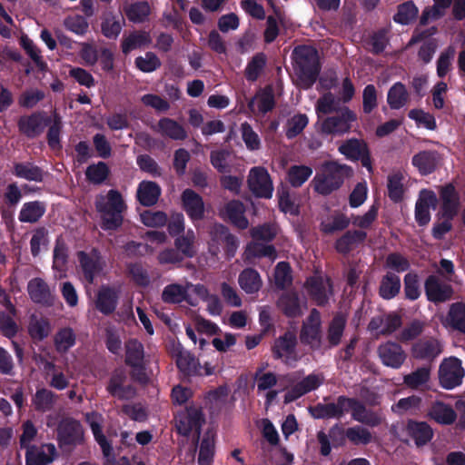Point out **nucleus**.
<instances>
[{
  "label": "nucleus",
  "instance_id": "1",
  "mask_svg": "<svg viewBox=\"0 0 465 465\" xmlns=\"http://www.w3.org/2000/svg\"><path fill=\"white\" fill-rule=\"evenodd\" d=\"M95 208L104 230H115L123 223V213L126 209L121 193L110 190L105 194H100L95 199Z\"/></svg>",
  "mask_w": 465,
  "mask_h": 465
},
{
  "label": "nucleus",
  "instance_id": "2",
  "mask_svg": "<svg viewBox=\"0 0 465 465\" xmlns=\"http://www.w3.org/2000/svg\"><path fill=\"white\" fill-rule=\"evenodd\" d=\"M294 72L297 84L302 88L311 87L319 74V57L312 46H298L293 51Z\"/></svg>",
  "mask_w": 465,
  "mask_h": 465
},
{
  "label": "nucleus",
  "instance_id": "3",
  "mask_svg": "<svg viewBox=\"0 0 465 465\" xmlns=\"http://www.w3.org/2000/svg\"><path fill=\"white\" fill-rule=\"evenodd\" d=\"M353 173L351 167L336 162H329L322 165V174L316 175L312 181L316 192L328 194L337 189L345 177Z\"/></svg>",
  "mask_w": 465,
  "mask_h": 465
},
{
  "label": "nucleus",
  "instance_id": "4",
  "mask_svg": "<svg viewBox=\"0 0 465 465\" xmlns=\"http://www.w3.org/2000/svg\"><path fill=\"white\" fill-rule=\"evenodd\" d=\"M205 294L206 287L200 283H171L163 288L162 300L167 303H181L186 302L192 306H196L198 300L195 296H203Z\"/></svg>",
  "mask_w": 465,
  "mask_h": 465
},
{
  "label": "nucleus",
  "instance_id": "5",
  "mask_svg": "<svg viewBox=\"0 0 465 465\" xmlns=\"http://www.w3.org/2000/svg\"><path fill=\"white\" fill-rule=\"evenodd\" d=\"M464 369L456 357L445 358L439 367V381L446 390H452L462 382Z\"/></svg>",
  "mask_w": 465,
  "mask_h": 465
},
{
  "label": "nucleus",
  "instance_id": "6",
  "mask_svg": "<svg viewBox=\"0 0 465 465\" xmlns=\"http://www.w3.org/2000/svg\"><path fill=\"white\" fill-rule=\"evenodd\" d=\"M251 192L257 197L270 199L273 193V183L268 171L262 166L252 167L247 179Z\"/></svg>",
  "mask_w": 465,
  "mask_h": 465
},
{
  "label": "nucleus",
  "instance_id": "7",
  "mask_svg": "<svg viewBox=\"0 0 465 465\" xmlns=\"http://www.w3.org/2000/svg\"><path fill=\"white\" fill-rule=\"evenodd\" d=\"M339 151L347 159L351 161H361L363 167L369 173L373 172L370 151L367 143L361 139H349L340 145Z\"/></svg>",
  "mask_w": 465,
  "mask_h": 465
},
{
  "label": "nucleus",
  "instance_id": "8",
  "mask_svg": "<svg viewBox=\"0 0 465 465\" xmlns=\"http://www.w3.org/2000/svg\"><path fill=\"white\" fill-rule=\"evenodd\" d=\"M86 420L92 429L95 440L100 445L104 455L107 458L105 465H130L126 460H122L118 462H114L111 460V458H113V449L104 435L102 433V416L96 412L87 413Z\"/></svg>",
  "mask_w": 465,
  "mask_h": 465
},
{
  "label": "nucleus",
  "instance_id": "9",
  "mask_svg": "<svg viewBox=\"0 0 465 465\" xmlns=\"http://www.w3.org/2000/svg\"><path fill=\"white\" fill-rule=\"evenodd\" d=\"M220 245L226 248V252L230 256L234 254L238 247L236 238L231 235L223 225L215 224L211 231L209 252L213 255H217L220 252Z\"/></svg>",
  "mask_w": 465,
  "mask_h": 465
},
{
  "label": "nucleus",
  "instance_id": "10",
  "mask_svg": "<svg viewBox=\"0 0 465 465\" xmlns=\"http://www.w3.org/2000/svg\"><path fill=\"white\" fill-rule=\"evenodd\" d=\"M203 421V419L199 411L188 410L178 416L176 428L180 434L192 436L194 439L199 437Z\"/></svg>",
  "mask_w": 465,
  "mask_h": 465
},
{
  "label": "nucleus",
  "instance_id": "11",
  "mask_svg": "<svg viewBox=\"0 0 465 465\" xmlns=\"http://www.w3.org/2000/svg\"><path fill=\"white\" fill-rule=\"evenodd\" d=\"M305 288L318 305H323L331 295L330 279L322 274H316L307 280Z\"/></svg>",
  "mask_w": 465,
  "mask_h": 465
},
{
  "label": "nucleus",
  "instance_id": "12",
  "mask_svg": "<svg viewBox=\"0 0 465 465\" xmlns=\"http://www.w3.org/2000/svg\"><path fill=\"white\" fill-rule=\"evenodd\" d=\"M378 354L383 365L392 369H400L407 358L402 347L391 341L381 344L378 348Z\"/></svg>",
  "mask_w": 465,
  "mask_h": 465
},
{
  "label": "nucleus",
  "instance_id": "13",
  "mask_svg": "<svg viewBox=\"0 0 465 465\" xmlns=\"http://www.w3.org/2000/svg\"><path fill=\"white\" fill-rule=\"evenodd\" d=\"M78 258L84 272V280L88 283L92 284L104 267V262L102 261L99 252L94 249L89 253L79 252Z\"/></svg>",
  "mask_w": 465,
  "mask_h": 465
},
{
  "label": "nucleus",
  "instance_id": "14",
  "mask_svg": "<svg viewBox=\"0 0 465 465\" xmlns=\"http://www.w3.org/2000/svg\"><path fill=\"white\" fill-rule=\"evenodd\" d=\"M172 353L175 359L177 367L184 375L203 374L202 365H200L198 360L188 351H185L180 344L173 347Z\"/></svg>",
  "mask_w": 465,
  "mask_h": 465
},
{
  "label": "nucleus",
  "instance_id": "15",
  "mask_svg": "<svg viewBox=\"0 0 465 465\" xmlns=\"http://www.w3.org/2000/svg\"><path fill=\"white\" fill-rule=\"evenodd\" d=\"M442 352V344L436 339L421 340L414 343L411 353L419 361H432Z\"/></svg>",
  "mask_w": 465,
  "mask_h": 465
},
{
  "label": "nucleus",
  "instance_id": "16",
  "mask_svg": "<svg viewBox=\"0 0 465 465\" xmlns=\"http://www.w3.org/2000/svg\"><path fill=\"white\" fill-rule=\"evenodd\" d=\"M321 316L318 311L312 310L303 323L301 340L312 348H319L321 344Z\"/></svg>",
  "mask_w": 465,
  "mask_h": 465
},
{
  "label": "nucleus",
  "instance_id": "17",
  "mask_svg": "<svg viewBox=\"0 0 465 465\" xmlns=\"http://www.w3.org/2000/svg\"><path fill=\"white\" fill-rule=\"evenodd\" d=\"M440 275H430L425 282V291L428 299L434 302H441L449 300L452 295L451 287L443 282Z\"/></svg>",
  "mask_w": 465,
  "mask_h": 465
},
{
  "label": "nucleus",
  "instance_id": "18",
  "mask_svg": "<svg viewBox=\"0 0 465 465\" xmlns=\"http://www.w3.org/2000/svg\"><path fill=\"white\" fill-rule=\"evenodd\" d=\"M437 203L436 194L430 190H422L416 203L415 219L420 225H425L430 221V209Z\"/></svg>",
  "mask_w": 465,
  "mask_h": 465
},
{
  "label": "nucleus",
  "instance_id": "19",
  "mask_svg": "<svg viewBox=\"0 0 465 465\" xmlns=\"http://www.w3.org/2000/svg\"><path fill=\"white\" fill-rule=\"evenodd\" d=\"M81 424L74 420H64L58 428V439L62 445L77 444L83 440Z\"/></svg>",
  "mask_w": 465,
  "mask_h": 465
},
{
  "label": "nucleus",
  "instance_id": "20",
  "mask_svg": "<svg viewBox=\"0 0 465 465\" xmlns=\"http://www.w3.org/2000/svg\"><path fill=\"white\" fill-rule=\"evenodd\" d=\"M295 345V334L287 332L275 341L273 352L277 358L282 359L287 364H291L297 359Z\"/></svg>",
  "mask_w": 465,
  "mask_h": 465
},
{
  "label": "nucleus",
  "instance_id": "21",
  "mask_svg": "<svg viewBox=\"0 0 465 465\" xmlns=\"http://www.w3.org/2000/svg\"><path fill=\"white\" fill-rule=\"evenodd\" d=\"M401 324V317L397 314L379 315L371 321L369 330L375 335H388L395 331Z\"/></svg>",
  "mask_w": 465,
  "mask_h": 465
},
{
  "label": "nucleus",
  "instance_id": "22",
  "mask_svg": "<svg viewBox=\"0 0 465 465\" xmlns=\"http://www.w3.org/2000/svg\"><path fill=\"white\" fill-rule=\"evenodd\" d=\"M277 306L279 309L290 318L299 317L302 315L306 309L304 299H300L295 292H286L278 300Z\"/></svg>",
  "mask_w": 465,
  "mask_h": 465
},
{
  "label": "nucleus",
  "instance_id": "23",
  "mask_svg": "<svg viewBox=\"0 0 465 465\" xmlns=\"http://www.w3.org/2000/svg\"><path fill=\"white\" fill-rule=\"evenodd\" d=\"M56 450L53 444L32 446L26 450V465H47L54 460Z\"/></svg>",
  "mask_w": 465,
  "mask_h": 465
},
{
  "label": "nucleus",
  "instance_id": "24",
  "mask_svg": "<svg viewBox=\"0 0 465 465\" xmlns=\"http://www.w3.org/2000/svg\"><path fill=\"white\" fill-rule=\"evenodd\" d=\"M183 206L193 221L203 218L204 203L203 198L191 189H186L182 194Z\"/></svg>",
  "mask_w": 465,
  "mask_h": 465
},
{
  "label": "nucleus",
  "instance_id": "25",
  "mask_svg": "<svg viewBox=\"0 0 465 465\" xmlns=\"http://www.w3.org/2000/svg\"><path fill=\"white\" fill-rule=\"evenodd\" d=\"M323 381L318 374H311L290 389L285 395V402H291L303 394L317 389Z\"/></svg>",
  "mask_w": 465,
  "mask_h": 465
},
{
  "label": "nucleus",
  "instance_id": "26",
  "mask_svg": "<svg viewBox=\"0 0 465 465\" xmlns=\"http://www.w3.org/2000/svg\"><path fill=\"white\" fill-rule=\"evenodd\" d=\"M356 119L355 114L345 110L339 117H329L322 124V131L326 134H342L351 127V123Z\"/></svg>",
  "mask_w": 465,
  "mask_h": 465
},
{
  "label": "nucleus",
  "instance_id": "27",
  "mask_svg": "<svg viewBox=\"0 0 465 465\" xmlns=\"http://www.w3.org/2000/svg\"><path fill=\"white\" fill-rule=\"evenodd\" d=\"M444 327L465 334V302L452 303L447 315L442 319Z\"/></svg>",
  "mask_w": 465,
  "mask_h": 465
},
{
  "label": "nucleus",
  "instance_id": "28",
  "mask_svg": "<svg viewBox=\"0 0 465 465\" xmlns=\"http://www.w3.org/2000/svg\"><path fill=\"white\" fill-rule=\"evenodd\" d=\"M27 291L32 301L42 304H51L54 299L52 291L41 278L32 279L27 285Z\"/></svg>",
  "mask_w": 465,
  "mask_h": 465
},
{
  "label": "nucleus",
  "instance_id": "29",
  "mask_svg": "<svg viewBox=\"0 0 465 465\" xmlns=\"http://www.w3.org/2000/svg\"><path fill=\"white\" fill-rule=\"evenodd\" d=\"M125 361L134 371H141L145 364L143 344L137 340L131 339L125 345Z\"/></svg>",
  "mask_w": 465,
  "mask_h": 465
},
{
  "label": "nucleus",
  "instance_id": "30",
  "mask_svg": "<svg viewBox=\"0 0 465 465\" xmlns=\"http://www.w3.org/2000/svg\"><path fill=\"white\" fill-rule=\"evenodd\" d=\"M431 375L430 366H421L403 376V383L411 390H422L427 387Z\"/></svg>",
  "mask_w": 465,
  "mask_h": 465
},
{
  "label": "nucleus",
  "instance_id": "31",
  "mask_svg": "<svg viewBox=\"0 0 465 465\" xmlns=\"http://www.w3.org/2000/svg\"><path fill=\"white\" fill-rule=\"evenodd\" d=\"M215 452V432L213 429L208 430L200 442L198 464L212 465Z\"/></svg>",
  "mask_w": 465,
  "mask_h": 465
},
{
  "label": "nucleus",
  "instance_id": "32",
  "mask_svg": "<svg viewBox=\"0 0 465 465\" xmlns=\"http://www.w3.org/2000/svg\"><path fill=\"white\" fill-rule=\"evenodd\" d=\"M117 290L108 286H103L97 293L95 301L96 308L104 314L113 312L116 307Z\"/></svg>",
  "mask_w": 465,
  "mask_h": 465
},
{
  "label": "nucleus",
  "instance_id": "33",
  "mask_svg": "<svg viewBox=\"0 0 465 465\" xmlns=\"http://www.w3.org/2000/svg\"><path fill=\"white\" fill-rule=\"evenodd\" d=\"M125 378L126 376L123 371H116L113 375L108 386V391L114 397L129 399L134 395V389L132 386L124 385Z\"/></svg>",
  "mask_w": 465,
  "mask_h": 465
},
{
  "label": "nucleus",
  "instance_id": "34",
  "mask_svg": "<svg viewBox=\"0 0 465 465\" xmlns=\"http://www.w3.org/2000/svg\"><path fill=\"white\" fill-rule=\"evenodd\" d=\"M240 287L248 294H252L262 288V281L260 274L253 269L243 270L238 278Z\"/></svg>",
  "mask_w": 465,
  "mask_h": 465
},
{
  "label": "nucleus",
  "instance_id": "35",
  "mask_svg": "<svg viewBox=\"0 0 465 465\" xmlns=\"http://www.w3.org/2000/svg\"><path fill=\"white\" fill-rule=\"evenodd\" d=\"M161 194L160 187L153 182L143 181L137 189V198L144 206L153 205Z\"/></svg>",
  "mask_w": 465,
  "mask_h": 465
},
{
  "label": "nucleus",
  "instance_id": "36",
  "mask_svg": "<svg viewBox=\"0 0 465 465\" xmlns=\"http://www.w3.org/2000/svg\"><path fill=\"white\" fill-rule=\"evenodd\" d=\"M440 198L442 201L443 215L447 218L454 216L459 207V197L451 184L442 187L440 192Z\"/></svg>",
  "mask_w": 465,
  "mask_h": 465
},
{
  "label": "nucleus",
  "instance_id": "37",
  "mask_svg": "<svg viewBox=\"0 0 465 465\" xmlns=\"http://www.w3.org/2000/svg\"><path fill=\"white\" fill-rule=\"evenodd\" d=\"M274 106L273 94L271 88H266L258 93L250 102L249 107L252 113L265 114Z\"/></svg>",
  "mask_w": 465,
  "mask_h": 465
},
{
  "label": "nucleus",
  "instance_id": "38",
  "mask_svg": "<svg viewBox=\"0 0 465 465\" xmlns=\"http://www.w3.org/2000/svg\"><path fill=\"white\" fill-rule=\"evenodd\" d=\"M44 116L40 114L21 117L18 123L19 130L29 137H34L44 129Z\"/></svg>",
  "mask_w": 465,
  "mask_h": 465
},
{
  "label": "nucleus",
  "instance_id": "39",
  "mask_svg": "<svg viewBox=\"0 0 465 465\" xmlns=\"http://www.w3.org/2000/svg\"><path fill=\"white\" fill-rule=\"evenodd\" d=\"M429 416L440 424H451L457 417L455 411L450 405L440 401L432 404Z\"/></svg>",
  "mask_w": 465,
  "mask_h": 465
},
{
  "label": "nucleus",
  "instance_id": "40",
  "mask_svg": "<svg viewBox=\"0 0 465 465\" xmlns=\"http://www.w3.org/2000/svg\"><path fill=\"white\" fill-rule=\"evenodd\" d=\"M45 205L38 201L28 202L23 204L19 213V221L33 223L37 222L45 213Z\"/></svg>",
  "mask_w": 465,
  "mask_h": 465
},
{
  "label": "nucleus",
  "instance_id": "41",
  "mask_svg": "<svg viewBox=\"0 0 465 465\" xmlns=\"http://www.w3.org/2000/svg\"><path fill=\"white\" fill-rule=\"evenodd\" d=\"M223 214L241 229L247 228L249 224L248 220L244 216V206L238 201L227 203Z\"/></svg>",
  "mask_w": 465,
  "mask_h": 465
},
{
  "label": "nucleus",
  "instance_id": "42",
  "mask_svg": "<svg viewBox=\"0 0 465 465\" xmlns=\"http://www.w3.org/2000/svg\"><path fill=\"white\" fill-rule=\"evenodd\" d=\"M408 434L415 440L417 445H423L432 438V430L426 422L409 421Z\"/></svg>",
  "mask_w": 465,
  "mask_h": 465
},
{
  "label": "nucleus",
  "instance_id": "43",
  "mask_svg": "<svg viewBox=\"0 0 465 465\" xmlns=\"http://www.w3.org/2000/svg\"><path fill=\"white\" fill-rule=\"evenodd\" d=\"M124 24V20L121 15H115L112 13L104 15L102 23V33L107 38H116Z\"/></svg>",
  "mask_w": 465,
  "mask_h": 465
},
{
  "label": "nucleus",
  "instance_id": "44",
  "mask_svg": "<svg viewBox=\"0 0 465 465\" xmlns=\"http://www.w3.org/2000/svg\"><path fill=\"white\" fill-rule=\"evenodd\" d=\"M412 164L421 174L430 173L437 165V154L434 152H420L413 156Z\"/></svg>",
  "mask_w": 465,
  "mask_h": 465
},
{
  "label": "nucleus",
  "instance_id": "45",
  "mask_svg": "<svg viewBox=\"0 0 465 465\" xmlns=\"http://www.w3.org/2000/svg\"><path fill=\"white\" fill-rule=\"evenodd\" d=\"M156 128L161 134L166 135L174 140H182L186 137V132L183 126L169 118L161 119Z\"/></svg>",
  "mask_w": 465,
  "mask_h": 465
},
{
  "label": "nucleus",
  "instance_id": "46",
  "mask_svg": "<svg viewBox=\"0 0 465 465\" xmlns=\"http://www.w3.org/2000/svg\"><path fill=\"white\" fill-rule=\"evenodd\" d=\"M67 249L63 242H57L54 250L53 269L54 277L62 279L66 276Z\"/></svg>",
  "mask_w": 465,
  "mask_h": 465
},
{
  "label": "nucleus",
  "instance_id": "47",
  "mask_svg": "<svg viewBox=\"0 0 465 465\" xmlns=\"http://www.w3.org/2000/svg\"><path fill=\"white\" fill-rule=\"evenodd\" d=\"M196 236L193 230H188L187 232L175 239V247L179 253L185 257H193L196 253Z\"/></svg>",
  "mask_w": 465,
  "mask_h": 465
},
{
  "label": "nucleus",
  "instance_id": "48",
  "mask_svg": "<svg viewBox=\"0 0 465 465\" xmlns=\"http://www.w3.org/2000/svg\"><path fill=\"white\" fill-rule=\"evenodd\" d=\"M403 174L401 173H393L388 176V183H387V188H388V193L389 197L393 202H400L402 200L404 193H405V186L403 183Z\"/></svg>",
  "mask_w": 465,
  "mask_h": 465
},
{
  "label": "nucleus",
  "instance_id": "49",
  "mask_svg": "<svg viewBox=\"0 0 465 465\" xmlns=\"http://www.w3.org/2000/svg\"><path fill=\"white\" fill-rule=\"evenodd\" d=\"M244 253L247 260L256 257H268L273 261L276 258L275 250L272 245L260 243L255 240L247 245Z\"/></svg>",
  "mask_w": 465,
  "mask_h": 465
},
{
  "label": "nucleus",
  "instance_id": "50",
  "mask_svg": "<svg viewBox=\"0 0 465 465\" xmlns=\"http://www.w3.org/2000/svg\"><path fill=\"white\" fill-rule=\"evenodd\" d=\"M366 233L361 231L348 232L336 242V249L340 252H347L358 243L364 241Z\"/></svg>",
  "mask_w": 465,
  "mask_h": 465
},
{
  "label": "nucleus",
  "instance_id": "51",
  "mask_svg": "<svg viewBox=\"0 0 465 465\" xmlns=\"http://www.w3.org/2000/svg\"><path fill=\"white\" fill-rule=\"evenodd\" d=\"M28 332L34 340L40 341L49 335L51 325L46 319L32 316L28 325Z\"/></svg>",
  "mask_w": 465,
  "mask_h": 465
},
{
  "label": "nucleus",
  "instance_id": "52",
  "mask_svg": "<svg viewBox=\"0 0 465 465\" xmlns=\"http://www.w3.org/2000/svg\"><path fill=\"white\" fill-rule=\"evenodd\" d=\"M408 92L401 83L394 84L388 92V104L392 109L404 106L408 101Z\"/></svg>",
  "mask_w": 465,
  "mask_h": 465
},
{
  "label": "nucleus",
  "instance_id": "53",
  "mask_svg": "<svg viewBox=\"0 0 465 465\" xmlns=\"http://www.w3.org/2000/svg\"><path fill=\"white\" fill-rule=\"evenodd\" d=\"M350 223L349 219L342 213H333L327 216L322 222V230L326 233H333L343 230Z\"/></svg>",
  "mask_w": 465,
  "mask_h": 465
},
{
  "label": "nucleus",
  "instance_id": "54",
  "mask_svg": "<svg viewBox=\"0 0 465 465\" xmlns=\"http://www.w3.org/2000/svg\"><path fill=\"white\" fill-rule=\"evenodd\" d=\"M312 174V169L306 165H293L290 167L287 178L293 187L302 186Z\"/></svg>",
  "mask_w": 465,
  "mask_h": 465
},
{
  "label": "nucleus",
  "instance_id": "55",
  "mask_svg": "<svg viewBox=\"0 0 465 465\" xmlns=\"http://www.w3.org/2000/svg\"><path fill=\"white\" fill-rule=\"evenodd\" d=\"M14 173L28 181L41 182L43 180V172L35 165L30 163H16Z\"/></svg>",
  "mask_w": 465,
  "mask_h": 465
},
{
  "label": "nucleus",
  "instance_id": "56",
  "mask_svg": "<svg viewBox=\"0 0 465 465\" xmlns=\"http://www.w3.org/2000/svg\"><path fill=\"white\" fill-rule=\"evenodd\" d=\"M401 289V281L399 276L388 273L381 281L380 293L384 299L393 298Z\"/></svg>",
  "mask_w": 465,
  "mask_h": 465
},
{
  "label": "nucleus",
  "instance_id": "57",
  "mask_svg": "<svg viewBox=\"0 0 465 465\" xmlns=\"http://www.w3.org/2000/svg\"><path fill=\"white\" fill-rule=\"evenodd\" d=\"M150 42L151 40L147 33H134L124 39L122 49L124 54H127L136 48L147 45Z\"/></svg>",
  "mask_w": 465,
  "mask_h": 465
},
{
  "label": "nucleus",
  "instance_id": "58",
  "mask_svg": "<svg viewBox=\"0 0 465 465\" xmlns=\"http://www.w3.org/2000/svg\"><path fill=\"white\" fill-rule=\"evenodd\" d=\"M433 6L423 12L421 23L425 24L429 20H435L443 16L447 9L450 6L452 0H433Z\"/></svg>",
  "mask_w": 465,
  "mask_h": 465
},
{
  "label": "nucleus",
  "instance_id": "59",
  "mask_svg": "<svg viewBox=\"0 0 465 465\" xmlns=\"http://www.w3.org/2000/svg\"><path fill=\"white\" fill-rule=\"evenodd\" d=\"M55 347L58 351L65 352L75 343V335L72 329L64 328L59 331L54 338Z\"/></svg>",
  "mask_w": 465,
  "mask_h": 465
},
{
  "label": "nucleus",
  "instance_id": "60",
  "mask_svg": "<svg viewBox=\"0 0 465 465\" xmlns=\"http://www.w3.org/2000/svg\"><path fill=\"white\" fill-rule=\"evenodd\" d=\"M54 402V394L46 389H41L36 391L33 398V405L41 411L50 410Z\"/></svg>",
  "mask_w": 465,
  "mask_h": 465
},
{
  "label": "nucleus",
  "instance_id": "61",
  "mask_svg": "<svg viewBox=\"0 0 465 465\" xmlns=\"http://www.w3.org/2000/svg\"><path fill=\"white\" fill-rule=\"evenodd\" d=\"M129 20L134 23L143 22L150 14V6L146 2L131 5L125 11Z\"/></svg>",
  "mask_w": 465,
  "mask_h": 465
},
{
  "label": "nucleus",
  "instance_id": "62",
  "mask_svg": "<svg viewBox=\"0 0 465 465\" xmlns=\"http://www.w3.org/2000/svg\"><path fill=\"white\" fill-rule=\"evenodd\" d=\"M418 8L412 2H406L399 6L397 14L394 15L395 22L401 25H408L416 18Z\"/></svg>",
  "mask_w": 465,
  "mask_h": 465
},
{
  "label": "nucleus",
  "instance_id": "63",
  "mask_svg": "<svg viewBox=\"0 0 465 465\" xmlns=\"http://www.w3.org/2000/svg\"><path fill=\"white\" fill-rule=\"evenodd\" d=\"M409 117L415 121L418 126H422L428 130H435L437 127L434 116L423 110L412 109L409 112Z\"/></svg>",
  "mask_w": 465,
  "mask_h": 465
},
{
  "label": "nucleus",
  "instance_id": "64",
  "mask_svg": "<svg viewBox=\"0 0 465 465\" xmlns=\"http://www.w3.org/2000/svg\"><path fill=\"white\" fill-rule=\"evenodd\" d=\"M345 435L350 441L356 445L368 444L372 440L371 432L361 426L349 428Z\"/></svg>",
  "mask_w": 465,
  "mask_h": 465
}]
</instances>
